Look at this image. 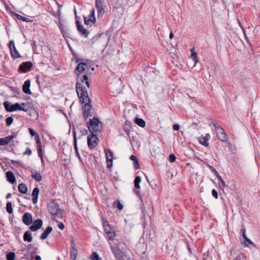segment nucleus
Instances as JSON below:
<instances>
[{"instance_id":"33","label":"nucleus","mask_w":260,"mask_h":260,"mask_svg":"<svg viewBox=\"0 0 260 260\" xmlns=\"http://www.w3.org/2000/svg\"><path fill=\"white\" fill-rule=\"evenodd\" d=\"M135 122L136 124L142 127H144L146 125L144 120L140 118H136L135 119Z\"/></svg>"},{"instance_id":"58","label":"nucleus","mask_w":260,"mask_h":260,"mask_svg":"<svg viewBox=\"0 0 260 260\" xmlns=\"http://www.w3.org/2000/svg\"><path fill=\"white\" fill-rule=\"evenodd\" d=\"M174 37V34L172 32H171L169 35V38L170 39H172Z\"/></svg>"},{"instance_id":"8","label":"nucleus","mask_w":260,"mask_h":260,"mask_svg":"<svg viewBox=\"0 0 260 260\" xmlns=\"http://www.w3.org/2000/svg\"><path fill=\"white\" fill-rule=\"evenodd\" d=\"M87 145L90 149H93L98 146V134H89L87 138Z\"/></svg>"},{"instance_id":"53","label":"nucleus","mask_w":260,"mask_h":260,"mask_svg":"<svg viewBox=\"0 0 260 260\" xmlns=\"http://www.w3.org/2000/svg\"><path fill=\"white\" fill-rule=\"evenodd\" d=\"M87 80H88L87 76L86 75H83L82 78L81 79V81L82 82H85Z\"/></svg>"},{"instance_id":"46","label":"nucleus","mask_w":260,"mask_h":260,"mask_svg":"<svg viewBox=\"0 0 260 260\" xmlns=\"http://www.w3.org/2000/svg\"><path fill=\"white\" fill-rule=\"evenodd\" d=\"M217 179L219 180V181L221 183V185L224 187L225 186V183L224 180L222 179L221 177L220 176H217Z\"/></svg>"},{"instance_id":"45","label":"nucleus","mask_w":260,"mask_h":260,"mask_svg":"<svg viewBox=\"0 0 260 260\" xmlns=\"http://www.w3.org/2000/svg\"><path fill=\"white\" fill-rule=\"evenodd\" d=\"M176 156L173 154L169 155V161L170 162H174L175 161Z\"/></svg>"},{"instance_id":"26","label":"nucleus","mask_w":260,"mask_h":260,"mask_svg":"<svg viewBox=\"0 0 260 260\" xmlns=\"http://www.w3.org/2000/svg\"><path fill=\"white\" fill-rule=\"evenodd\" d=\"M73 138H74V147L75 150V152L77 156L80 159V155L79 154L78 150V146H77V137H76V133L75 131L73 132Z\"/></svg>"},{"instance_id":"55","label":"nucleus","mask_w":260,"mask_h":260,"mask_svg":"<svg viewBox=\"0 0 260 260\" xmlns=\"http://www.w3.org/2000/svg\"><path fill=\"white\" fill-rule=\"evenodd\" d=\"M211 172L214 174V175L216 176V177L217 178V176H219V174H218V172L215 169H213Z\"/></svg>"},{"instance_id":"38","label":"nucleus","mask_w":260,"mask_h":260,"mask_svg":"<svg viewBox=\"0 0 260 260\" xmlns=\"http://www.w3.org/2000/svg\"><path fill=\"white\" fill-rule=\"evenodd\" d=\"M10 140H9V138L8 137H6L3 138H0V146H5L7 145Z\"/></svg>"},{"instance_id":"31","label":"nucleus","mask_w":260,"mask_h":260,"mask_svg":"<svg viewBox=\"0 0 260 260\" xmlns=\"http://www.w3.org/2000/svg\"><path fill=\"white\" fill-rule=\"evenodd\" d=\"M19 191L23 194H25L27 192V187L25 184L21 183L18 185Z\"/></svg>"},{"instance_id":"37","label":"nucleus","mask_w":260,"mask_h":260,"mask_svg":"<svg viewBox=\"0 0 260 260\" xmlns=\"http://www.w3.org/2000/svg\"><path fill=\"white\" fill-rule=\"evenodd\" d=\"M113 206L114 208H117L119 210L123 209V205L118 200L114 201Z\"/></svg>"},{"instance_id":"35","label":"nucleus","mask_w":260,"mask_h":260,"mask_svg":"<svg viewBox=\"0 0 260 260\" xmlns=\"http://www.w3.org/2000/svg\"><path fill=\"white\" fill-rule=\"evenodd\" d=\"M31 177L37 181H40L42 180V176L40 173L38 172H31Z\"/></svg>"},{"instance_id":"48","label":"nucleus","mask_w":260,"mask_h":260,"mask_svg":"<svg viewBox=\"0 0 260 260\" xmlns=\"http://www.w3.org/2000/svg\"><path fill=\"white\" fill-rule=\"evenodd\" d=\"M32 153L31 150L29 148H27L25 151L23 153V155H30Z\"/></svg>"},{"instance_id":"27","label":"nucleus","mask_w":260,"mask_h":260,"mask_svg":"<svg viewBox=\"0 0 260 260\" xmlns=\"http://www.w3.org/2000/svg\"><path fill=\"white\" fill-rule=\"evenodd\" d=\"M58 27L63 38H70L69 34L64 29L63 24L61 23L60 20H59Z\"/></svg>"},{"instance_id":"7","label":"nucleus","mask_w":260,"mask_h":260,"mask_svg":"<svg viewBox=\"0 0 260 260\" xmlns=\"http://www.w3.org/2000/svg\"><path fill=\"white\" fill-rule=\"evenodd\" d=\"M214 127L215 132L219 140L223 142H226L228 138L224 130L220 126L217 125L215 123H212Z\"/></svg>"},{"instance_id":"13","label":"nucleus","mask_w":260,"mask_h":260,"mask_svg":"<svg viewBox=\"0 0 260 260\" xmlns=\"http://www.w3.org/2000/svg\"><path fill=\"white\" fill-rule=\"evenodd\" d=\"M76 23L77 24V29L81 35L85 38H87L89 32L86 28H84L82 25H81L79 20H77Z\"/></svg>"},{"instance_id":"14","label":"nucleus","mask_w":260,"mask_h":260,"mask_svg":"<svg viewBox=\"0 0 260 260\" xmlns=\"http://www.w3.org/2000/svg\"><path fill=\"white\" fill-rule=\"evenodd\" d=\"M32 66L31 61L23 62L19 66V69L21 72L25 73L29 71Z\"/></svg>"},{"instance_id":"50","label":"nucleus","mask_w":260,"mask_h":260,"mask_svg":"<svg viewBox=\"0 0 260 260\" xmlns=\"http://www.w3.org/2000/svg\"><path fill=\"white\" fill-rule=\"evenodd\" d=\"M173 128L174 131H178L180 128V126L178 124H174L173 125Z\"/></svg>"},{"instance_id":"4","label":"nucleus","mask_w":260,"mask_h":260,"mask_svg":"<svg viewBox=\"0 0 260 260\" xmlns=\"http://www.w3.org/2000/svg\"><path fill=\"white\" fill-rule=\"evenodd\" d=\"M102 225L105 233L107 234L109 240H114L116 236L114 228L109 224L108 221L103 217H101Z\"/></svg>"},{"instance_id":"56","label":"nucleus","mask_w":260,"mask_h":260,"mask_svg":"<svg viewBox=\"0 0 260 260\" xmlns=\"http://www.w3.org/2000/svg\"><path fill=\"white\" fill-rule=\"evenodd\" d=\"M81 132L82 133L83 135H85L88 134V131L85 128H83L82 130H81Z\"/></svg>"},{"instance_id":"11","label":"nucleus","mask_w":260,"mask_h":260,"mask_svg":"<svg viewBox=\"0 0 260 260\" xmlns=\"http://www.w3.org/2000/svg\"><path fill=\"white\" fill-rule=\"evenodd\" d=\"M107 11V2L104 0H99V17L102 16Z\"/></svg>"},{"instance_id":"19","label":"nucleus","mask_w":260,"mask_h":260,"mask_svg":"<svg viewBox=\"0 0 260 260\" xmlns=\"http://www.w3.org/2000/svg\"><path fill=\"white\" fill-rule=\"evenodd\" d=\"M241 233H242V237L244 239L243 244L245 246H248V245H253V242L249 239L246 235V230L244 228H243L241 230Z\"/></svg>"},{"instance_id":"32","label":"nucleus","mask_w":260,"mask_h":260,"mask_svg":"<svg viewBox=\"0 0 260 260\" xmlns=\"http://www.w3.org/2000/svg\"><path fill=\"white\" fill-rule=\"evenodd\" d=\"M132 128V124L129 121H126L125 123L123 126V130L126 132V134L128 136L130 130Z\"/></svg>"},{"instance_id":"30","label":"nucleus","mask_w":260,"mask_h":260,"mask_svg":"<svg viewBox=\"0 0 260 260\" xmlns=\"http://www.w3.org/2000/svg\"><path fill=\"white\" fill-rule=\"evenodd\" d=\"M131 160L134 161V167L135 170H137L140 168V165L138 160L136 156L132 155L130 156Z\"/></svg>"},{"instance_id":"57","label":"nucleus","mask_w":260,"mask_h":260,"mask_svg":"<svg viewBox=\"0 0 260 260\" xmlns=\"http://www.w3.org/2000/svg\"><path fill=\"white\" fill-rule=\"evenodd\" d=\"M206 164V165L207 166V167L211 170L212 171L214 168L211 166V165H210L209 164H207V163H205Z\"/></svg>"},{"instance_id":"16","label":"nucleus","mask_w":260,"mask_h":260,"mask_svg":"<svg viewBox=\"0 0 260 260\" xmlns=\"http://www.w3.org/2000/svg\"><path fill=\"white\" fill-rule=\"evenodd\" d=\"M36 144L37 146V150L38 152V155L41 158L42 162H44L43 160V156L42 153V143L40 139L39 136L35 137V138Z\"/></svg>"},{"instance_id":"17","label":"nucleus","mask_w":260,"mask_h":260,"mask_svg":"<svg viewBox=\"0 0 260 260\" xmlns=\"http://www.w3.org/2000/svg\"><path fill=\"white\" fill-rule=\"evenodd\" d=\"M22 221L26 225H29L32 223V216L28 213H25L22 216Z\"/></svg>"},{"instance_id":"52","label":"nucleus","mask_w":260,"mask_h":260,"mask_svg":"<svg viewBox=\"0 0 260 260\" xmlns=\"http://www.w3.org/2000/svg\"><path fill=\"white\" fill-rule=\"evenodd\" d=\"M58 227L61 230H63L64 229V225L62 222H59L58 224Z\"/></svg>"},{"instance_id":"9","label":"nucleus","mask_w":260,"mask_h":260,"mask_svg":"<svg viewBox=\"0 0 260 260\" xmlns=\"http://www.w3.org/2000/svg\"><path fill=\"white\" fill-rule=\"evenodd\" d=\"M8 46L11 51V57L13 59H17L21 57L15 47V43L13 40H11L9 42Z\"/></svg>"},{"instance_id":"61","label":"nucleus","mask_w":260,"mask_h":260,"mask_svg":"<svg viewBox=\"0 0 260 260\" xmlns=\"http://www.w3.org/2000/svg\"><path fill=\"white\" fill-rule=\"evenodd\" d=\"M239 24L240 26V27H241V28L242 29V30H243V31L244 34H245V30H244V28H243V25H242V24H241L240 22H239Z\"/></svg>"},{"instance_id":"5","label":"nucleus","mask_w":260,"mask_h":260,"mask_svg":"<svg viewBox=\"0 0 260 260\" xmlns=\"http://www.w3.org/2000/svg\"><path fill=\"white\" fill-rule=\"evenodd\" d=\"M3 105L6 111L9 112H12L16 111L27 112L28 110V108H25L24 107H21L20 104L18 103L12 104L9 101H5Z\"/></svg>"},{"instance_id":"23","label":"nucleus","mask_w":260,"mask_h":260,"mask_svg":"<svg viewBox=\"0 0 260 260\" xmlns=\"http://www.w3.org/2000/svg\"><path fill=\"white\" fill-rule=\"evenodd\" d=\"M86 68H87V64L86 63H79L76 68L75 71L78 72L79 73H82L85 71Z\"/></svg>"},{"instance_id":"28","label":"nucleus","mask_w":260,"mask_h":260,"mask_svg":"<svg viewBox=\"0 0 260 260\" xmlns=\"http://www.w3.org/2000/svg\"><path fill=\"white\" fill-rule=\"evenodd\" d=\"M72 248L70 250L71 257L72 259H75L77 255V250L75 248V243L72 244Z\"/></svg>"},{"instance_id":"36","label":"nucleus","mask_w":260,"mask_h":260,"mask_svg":"<svg viewBox=\"0 0 260 260\" xmlns=\"http://www.w3.org/2000/svg\"><path fill=\"white\" fill-rule=\"evenodd\" d=\"M14 15L15 16H16V17L18 19L22 20L23 21H25V22H32V19H30L28 18L24 17L22 16L21 15L18 14L17 13H14Z\"/></svg>"},{"instance_id":"62","label":"nucleus","mask_w":260,"mask_h":260,"mask_svg":"<svg viewBox=\"0 0 260 260\" xmlns=\"http://www.w3.org/2000/svg\"><path fill=\"white\" fill-rule=\"evenodd\" d=\"M35 260H41V257L39 255H36L35 257Z\"/></svg>"},{"instance_id":"2","label":"nucleus","mask_w":260,"mask_h":260,"mask_svg":"<svg viewBox=\"0 0 260 260\" xmlns=\"http://www.w3.org/2000/svg\"><path fill=\"white\" fill-rule=\"evenodd\" d=\"M110 247L113 254L117 260H125L126 255L124 250L125 245L123 242L119 241L117 239L112 240Z\"/></svg>"},{"instance_id":"44","label":"nucleus","mask_w":260,"mask_h":260,"mask_svg":"<svg viewBox=\"0 0 260 260\" xmlns=\"http://www.w3.org/2000/svg\"><path fill=\"white\" fill-rule=\"evenodd\" d=\"M29 133L31 136H35V137L39 136V135L37 134V133L36 131H35L34 129H32L31 128H29Z\"/></svg>"},{"instance_id":"43","label":"nucleus","mask_w":260,"mask_h":260,"mask_svg":"<svg viewBox=\"0 0 260 260\" xmlns=\"http://www.w3.org/2000/svg\"><path fill=\"white\" fill-rule=\"evenodd\" d=\"M90 258L91 260H98V253L96 252H93Z\"/></svg>"},{"instance_id":"54","label":"nucleus","mask_w":260,"mask_h":260,"mask_svg":"<svg viewBox=\"0 0 260 260\" xmlns=\"http://www.w3.org/2000/svg\"><path fill=\"white\" fill-rule=\"evenodd\" d=\"M98 122H99V133L102 130L103 127H102V123H101V122L100 121L99 119Z\"/></svg>"},{"instance_id":"6","label":"nucleus","mask_w":260,"mask_h":260,"mask_svg":"<svg viewBox=\"0 0 260 260\" xmlns=\"http://www.w3.org/2000/svg\"><path fill=\"white\" fill-rule=\"evenodd\" d=\"M87 127L89 134H98V116H94L92 119L90 118L87 122Z\"/></svg>"},{"instance_id":"24","label":"nucleus","mask_w":260,"mask_h":260,"mask_svg":"<svg viewBox=\"0 0 260 260\" xmlns=\"http://www.w3.org/2000/svg\"><path fill=\"white\" fill-rule=\"evenodd\" d=\"M39 188L38 187H35L32 192V202L34 204H36L38 202V198L39 193Z\"/></svg>"},{"instance_id":"40","label":"nucleus","mask_w":260,"mask_h":260,"mask_svg":"<svg viewBox=\"0 0 260 260\" xmlns=\"http://www.w3.org/2000/svg\"><path fill=\"white\" fill-rule=\"evenodd\" d=\"M6 209H7V211L9 213L11 214L13 213V208H12V204L11 202H9L7 203Z\"/></svg>"},{"instance_id":"42","label":"nucleus","mask_w":260,"mask_h":260,"mask_svg":"<svg viewBox=\"0 0 260 260\" xmlns=\"http://www.w3.org/2000/svg\"><path fill=\"white\" fill-rule=\"evenodd\" d=\"M99 38L101 39L100 42L102 41V38H105L107 41L110 40L109 37L107 35V34L101 33L99 34Z\"/></svg>"},{"instance_id":"10","label":"nucleus","mask_w":260,"mask_h":260,"mask_svg":"<svg viewBox=\"0 0 260 260\" xmlns=\"http://www.w3.org/2000/svg\"><path fill=\"white\" fill-rule=\"evenodd\" d=\"M104 152L106 155L107 167L111 168L112 166L113 162V152L108 148H105Z\"/></svg>"},{"instance_id":"21","label":"nucleus","mask_w":260,"mask_h":260,"mask_svg":"<svg viewBox=\"0 0 260 260\" xmlns=\"http://www.w3.org/2000/svg\"><path fill=\"white\" fill-rule=\"evenodd\" d=\"M7 180L11 183H14L16 182V178L13 173L9 171L6 173Z\"/></svg>"},{"instance_id":"47","label":"nucleus","mask_w":260,"mask_h":260,"mask_svg":"<svg viewBox=\"0 0 260 260\" xmlns=\"http://www.w3.org/2000/svg\"><path fill=\"white\" fill-rule=\"evenodd\" d=\"M212 195L213 197H214L215 199H217L218 197V192L215 189H212Z\"/></svg>"},{"instance_id":"1","label":"nucleus","mask_w":260,"mask_h":260,"mask_svg":"<svg viewBox=\"0 0 260 260\" xmlns=\"http://www.w3.org/2000/svg\"><path fill=\"white\" fill-rule=\"evenodd\" d=\"M76 88L80 102L82 104H85L84 106L82 108V112L84 119L85 120H86L88 117L91 116L90 114L91 106L89 104L90 99L86 88L82 83L77 82L76 84Z\"/></svg>"},{"instance_id":"39","label":"nucleus","mask_w":260,"mask_h":260,"mask_svg":"<svg viewBox=\"0 0 260 260\" xmlns=\"http://www.w3.org/2000/svg\"><path fill=\"white\" fill-rule=\"evenodd\" d=\"M15 253L13 252H10L6 255L7 260H14L15 259Z\"/></svg>"},{"instance_id":"25","label":"nucleus","mask_w":260,"mask_h":260,"mask_svg":"<svg viewBox=\"0 0 260 260\" xmlns=\"http://www.w3.org/2000/svg\"><path fill=\"white\" fill-rule=\"evenodd\" d=\"M209 137V134H207L205 137L200 138L199 139V143L204 146H208L209 145L208 141Z\"/></svg>"},{"instance_id":"41","label":"nucleus","mask_w":260,"mask_h":260,"mask_svg":"<svg viewBox=\"0 0 260 260\" xmlns=\"http://www.w3.org/2000/svg\"><path fill=\"white\" fill-rule=\"evenodd\" d=\"M13 122V118L11 117H8L6 119V123L7 126H10Z\"/></svg>"},{"instance_id":"18","label":"nucleus","mask_w":260,"mask_h":260,"mask_svg":"<svg viewBox=\"0 0 260 260\" xmlns=\"http://www.w3.org/2000/svg\"><path fill=\"white\" fill-rule=\"evenodd\" d=\"M141 181V178L140 176H137L135 177V180H134V186H135V190H134V191L135 192V193L139 196V197L141 198V195H140V191L138 190V189H139L140 188V183Z\"/></svg>"},{"instance_id":"59","label":"nucleus","mask_w":260,"mask_h":260,"mask_svg":"<svg viewBox=\"0 0 260 260\" xmlns=\"http://www.w3.org/2000/svg\"><path fill=\"white\" fill-rule=\"evenodd\" d=\"M21 105V107H24L25 108H26V107L27 106V105L26 104L24 103H22L21 104H20Z\"/></svg>"},{"instance_id":"64","label":"nucleus","mask_w":260,"mask_h":260,"mask_svg":"<svg viewBox=\"0 0 260 260\" xmlns=\"http://www.w3.org/2000/svg\"><path fill=\"white\" fill-rule=\"evenodd\" d=\"M36 82H37V83H38V84H40V82H39V76H37V77H36Z\"/></svg>"},{"instance_id":"15","label":"nucleus","mask_w":260,"mask_h":260,"mask_svg":"<svg viewBox=\"0 0 260 260\" xmlns=\"http://www.w3.org/2000/svg\"><path fill=\"white\" fill-rule=\"evenodd\" d=\"M43 225V221L41 219H37L33 222L32 224L29 226L30 231L35 232L40 229Z\"/></svg>"},{"instance_id":"12","label":"nucleus","mask_w":260,"mask_h":260,"mask_svg":"<svg viewBox=\"0 0 260 260\" xmlns=\"http://www.w3.org/2000/svg\"><path fill=\"white\" fill-rule=\"evenodd\" d=\"M84 23L86 25H91L95 22V11L92 9L90 14L87 16H84Z\"/></svg>"},{"instance_id":"51","label":"nucleus","mask_w":260,"mask_h":260,"mask_svg":"<svg viewBox=\"0 0 260 260\" xmlns=\"http://www.w3.org/2000/svg\"><path fill=\"white\" fill-rule=\"evenodd\" d=\"M16 136H17V133H14L12 135L8 136V138H9V140H10V141H11L12 139L16 138Z\"/></svg>"},{"instance_id":"29","label":"nucleus","mask_w":260,"mask_h":260,"mask_svg":"<svg viewBox=\"0 0 260 260\" xmlns=\"http://www.w3.org/2000/svg\"><path fill=\"white\" fill-rule=\"evenodd\" d=\"M23 240L24 241L30 242L32 240V237L31 236V233L30 231H27L23 235Z\"/></svg>"},{"instance_id":"63","label":"nucleus","mask_w":260,"mask_h":260,"mask_svg":"<svg viewBox=\"0 0 260 260\" xmlns=\"http://www.w3.org/2000/svg\"><path fill=\"white\" fill-rule=\"evenodd\" d=\"M51 12V14H52L53 16H54V17H57V14H56V12Z\"/></svg>"},{"instance_id":"3","label":"nucleus","mask_w":260,"mask_h":260,"mask_svg":"<svg viewBox=\"0 0 260 260\" xmlns=\"http://www.w3.org/2000/svg\"><path fill=\"white\" fill-rule=\"evenodd\" d=\"M48 210L49 212L53 216L52 219L57 221L63 217V211L60 209L58 204L54 201L50 202L48 204Z\"/></svg>"},{"instance_id":"20","label":"nucleus","mask_w":260,"mask_h":260,"mask_svg":"<svg viewBox=\"0 0 260 260\" xmlns=\"http://www.w3.org/2000/svg\"><path fill=\"white\" fill-rule=\"evenodd\" d=\"M30 81L28 79L26 80L22 86V90L26 94H31V91L30 90Z\"/></svg>"},{"instance_id":"49","label":"nucleus","mask_w":260,"mask_h":260,"mask_svg":"<svg viewBox=\"0 0 260 260\" xmlns=\"http://www.w3.org/2000/svg\"><path fill=\"white\" fill-rule=\"evenodd\" d=\"M57 5L58 6L59 9H58L57 11L56 12L57 16L58 17V19H60V15L61 14V11L60 9V7H61V6L59 5L58 3Z\"/></svg>"},{"instance_id":"60","label":"nucleus","mask_w":260,"mask_h":260,"mask_svg":"<svg viewBox=\"0 0 260 260\" xmlns=\"http://www.w3.org/2000/svg\"><path fill=\"white\" fill-rule=\"evenodd\" d=\"M11 163L12 164H13V165L16 164H19V162L18 161L14 160H11Z\"/></svg>"},{"instance_id":"22","label":"nucleus","mask_w":260,"mask_h":260,"mask_svg":"<svg viewBox=\"0 0 260 260\" xmlns=\"http://www.w3.org/2000/svg\"><path fill=\"white\" fill-rule=\"evenodd\" d=\"M52 230H53V229H52V226H47V228L45 229V230L44 231V232L41 235L40 238L41 240L46 239L47 238L48 235L51 233Z\"/></svg>"},{"instance_id":"34","label":"nucleus","mask_w":260,"mask_h":260,"mask_svg":"<svg viewBox=\"0 0 260 260\" xmlns=\"http://www.w3.org/2000/svg\"><path fill=\"white\" fill-rule=\"evenodd\" d=\"M194 48H193L190 49L191 52V56L190 58L192 59V60L194 62V65L198 62L197 54L194 51Z\"/></svg>"}]
</instances>
